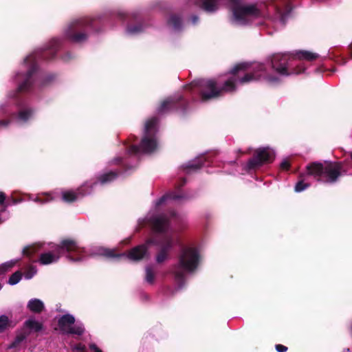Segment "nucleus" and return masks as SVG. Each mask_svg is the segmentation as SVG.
<instances>
[{"label":"nucleus","mask_w":352,"mask_h":352,"mask_svg":"<svg viewBox=\"0 0 352 352\" xmlns=\"http://www.w3.org/2000/svg\"><path fill=\"white\" fill-rule=\"evenodd\" d=\"M250 65L247 63H239L234 67L231 71L232 76L224 83L223 87L219 88L217 86L214 80H201L197 85L200 88L201 99L210 100L222 95L225 92L235 90L237 84H245L254 80H260L264 76L270 83H275L279 80L278 77L266 76L264 67L261 64L252 67V72H250Z\"/></svg>","instance_id":"1"},{"label":"nucleus","mask_w":352,"mask_h":352,"mask_svg":"<svg viewBox=\"0 0 352 352\" xmlns=\"http://www.w3.org/2000/svg\"><path fill=\"white\" fill-rule=\"evenodd\" d=\"M234 4L232 7L233 16L232 21L237 25H246L253 22L256 19L270 18L271 10L276 11L274 20H278L281 24H285L289 14L283 12L280 6L266 8L265 4H239V0H228Z\"/></svg>","instance_id":"2"},{"label":"nucleus","mask_w":352,"mask_h":352,"mask_svg":"<svg viewBox=\"0 0 352 352\" xmlns=\"http://www.w3.org/2000/svg\"><path fill=\"white\" fill-rule=\"evenodd\" d=\"M61 251H66L69 253L68 258L74 261L82 260V253L85 252L83 248H81L78 243L73 239L63 240L59 245H57L53 252H47L41 254L38 262L41 265H50L56 262L60 258Z\"/></svg>","instance_id":"3"},{"label":"nucleus","mask_w":352,"mask_h":352,"mask_svg":"<svg viewBox=\"0 0 352 352\" xmlns=\"http://www.w3.org/2000/svg\"><path fill=\"white\" fill-rule=\"evenodd\" d=\"M200 254L194 247L184 248L179 254L178 263L175 265L173 273L177 281L184 279L186 274L194 272L199 264Z\"/></svg>","instance_id":"4"},{"label":"nucleus","mask_w":352,"mask_h":352,"mask_svg":"<svg viewBox=\"0 0 352 352\" xmlns=\"http://www.w3.org/2000/svg\"><path fill=\"white\" fill-rule=\"evenodd\" d=\"M152 243H157L160 246V252L156 256V261L160 263L168 258V252L173 245V239L169 236H163L160 241L157 242L154 239H150L144 245L133 248L128 254L127 257L132 261H139L147 255L148 246Z\"/></svg>","instance_id":"5"},{"label":"nucleus","mask_w":352,"mask_h":352,"mask_svg":"<svg viewBox=\"0 0 352 352\" xmlns=\"http://www.w3.org/2000/svg\"><path fill=\"white\" fill-rule=\"evenodd\" d=\"M157 119L151 118L145 123L144 133L139 146L133 145L129 149L131 154L150 153L154 152L159 146L157 133Z\"/></svg>","instance_id":"6"},{"label":"nucleus","mask_w":352,"mask_h":352,"mask_svg":"<svg viewBox=\"0 0 352 352\" xmlns=\"http://www.w3.org/2000/svg\"><path fill=\"white\" fill-rule=\"evenodd\" d=\"M309 175L326 183H334L341 175L342 165L338 162L313 163L307 167Z\"/></svg>","instance_id":"7"},{"label":"nucleus","mask_w":352,"mask_h":352,"mask_svg":"<svg viewBox=\"0 0 352 352\" xmlns=\"http://www.w3.org/2000/svg\"><path fill=\"white\" fill-rule=\"evenodd\" d=\"M289 66L288 57L286 55H275L272 60V67L274 71L281 76H288L289 74H298L304 72L305 68L301 67L299 69L294 70L291 72H287V67Z\"/></svg>","instance_id":"8"},{"label":"nucleus","mask_w":352,"mask_h":352,"mask_svg":"<svg viewBox=\"0 0 352 352\" xmlns=\"http://www.w3.org/2000/svg\"><path fill=\"white\" fill-rule=\"evenodd\" d=\"M24 65L28 69V73L24 76H21L19 74L17 75L19 80H23V82L19 86V89L21 91L28 90L34 81V73L36 66L34 58L32 55H30L25 58Z\"/></svg>","instance_id":"9"},{"label":"nucleus","mask_w":352,"mask_h":352,"mask_svg":"<svg viewBox=\"0 0 352 352\" xmlns=\"http://www.w3.org/2000/svg\"><path fill=\"white\" fill-rule=\"evenodd\" d=\"M75 318L70 314L63 316L58 320V326L61 331L65 333H72L82 335L84 332V327L82 324H76L74 326Z\"/></svg>","instance_id":"10"},{"label":"nucleus","mask_w":352,"mask_h":352,"mask_svg":"<svg viewBox=\"0 0 352 352\" xmlns=\"http://www.w3.org/2000/svg\"><path fill=\"white\" fill-rule=\"evenodd\" d=\"M274 157V153L268 148H259L256 151L255 156L251 159L248 164L247 168H254L263 163L271 162Z\"/></svg>","instance_id":"11"},{"label":"nucleus","mask_w":352,"mask_h":352,"mask_svg":"<svg viewBox=\"0 0 352 352\" xmlns=\"http://www.w3.org/2000/svg\"><path fill=\"white\" fill-rule=\"evenodd\" d=\"M87 23V21L85 19H79L71 23L67 29V36L74 42H82L87 38V34L84 33L76 34L75 32L78 28L84 26Z\"/></svg>","instance_id":"12"},{"label":"nucleus","mask_w":352,"mask_h":352,"mask_svg":"<svg viewBox=\"0 0 352 352\" xmlns=\"http://www.w3.org/2000/svg\"><path fill=\"white\" fill-rule=\"evenodd\" d=\"M148 221L156 232H163L168 227V221L164 216L151 217V212L148 216Z\"/></svg>","instance_id":"13"},{"label":"nucleus","mask_w":352,"mask_h":352,"mask_svg":"<svg viewBox=\"0 0 352 352\" xmlns=\"http://www.w3.org/2000/svg\"><path fill=\"white\" fill-rule=\"evenodd\" d=\"M193 3L206 12H214L218 8L217 0H193Z\"/></svg>","instance_id":"14"},{"label":"nucleus","mask_w":352,"mask_h":352,"mask_svg":"<svg viewBox=\"0 0 352 352\" xmlns=\"http://www.w3.org/2000/svg\"><path fill=\"white\" fill-rule=\"evenodd\" d=\"M28 307L32 312L40 313L44 309V304L41 300L33 298L28 302Z\"/></svg>","instance_id":"15"},{"label":"nucleus","mask_w":352,"mask_h":352,"mask_svg":"<svg viewBox=\"0 0 352 352\" xmlns=\"http://www.w3.org/2000/svg\"><path fill=\"white\" fill-rule=\"evenodd\" d=\"M180 197H181L180 196H177V195H173V194H170V195H168L162 197L160 199L157 200L155 203V206H154L155 212H157L161 206L165 205L170 199H178Z\"/></svg>","instance_id":"16"},{"label":"nucleus","mask_w":352,"mask_h":352,"mask_svg":"<svg viewBox=\"0 0 352 352\" xmlns=\"http://www.w3.org/2000/svg\"><path fill=\"white\" fill-rule=\"evenodd\" d=\"M296 56L299 59L311 61L316 59L318 57V55L309 51H299L296 53Z\"/></svg>","instance_id":"17"},{"label":"nucleus","mask_w":352,"mask_h":352,"mask_svg":"<svg viewBox=\"0 0 352 352\" xmlns=\"http://www.w3.org/2000/svg\"><path fill=\"white\" fill-rule=\"evenodd\" d=\"M72 190H67L62 192V199L65 202H72L78 198V195Z\"/></svg>","instance_id":"18"},{"label":"nucleus","mask_w":352,"mask_h":352,"mask_svg":"<svg viewBox=\"0 0 352 352\" xmlns=\"http://www.w3.org/2000/svg\"><path fill=\"white\" fill-rule=\"evenodd\" d=\"M174 103L175 102H174L173 100L171 98H167V99L164 100L162 102L160 107L158 108V110H157L158 112L161 113L166 112L169 109H170L172 107H173Z\"/></svg>","instance_id":"19"},{"label":"nucleus","mask_w":352,"mask_h":352,"mask_svg":"<svg viewBox=\"0 0 352 352\" xmlns=\"http://www.w3.org/2000/svg\"><path fill=\"white\" fill-rule=\"evenodd\" d=\"M25 325L31 330L38 331L42 329V324L34 319H29L26 321Z\"/></svg>","instance_id":"20"},{"label":"nucleus","mask_w":352,"mask_h":352,"mask_svg":"<svg viewBox=\"0 0 352 352\" xmlns=\"http://www.w3.org/2000/svg\"><path fill=\"white\" fill-rule=\"evenodd\" d=\"M146 276L145 280L149 284H153L155 280V272L153 267L147 266L145 269Z\"/></svg>","instance_id":"21"},{"label":"nucleus","mask_w":352,"mask_h":352,"mask_svg":"<svg viewBox=\"0 0 352 352\" xmlns=\"http://www.w3.org/2000/svg\"><path fill=\"white\" fill-rule=\"evenodd\" d=\"M18 262V260H11L0 265V275L11 269Z\"/></svg>","instance_id":"22"},{"label":"nucleus","mask_w":352,"mask_h":352,"mask_svg":"<svg viewBox=\"0 0 352 352\" xmlns=\"http://www.w3.org/2000/svg\"><path fill=\"white\" fill-rule=\"evenodd\" d=\"M116 174L113 172H110L101 175L100 177V182L101 184H106L111 182L116 177Z\"/></svg>","instance_id":"23"},{"label":"nucleus","mask_w":352,"mask_h":352,"mask_svg":"<svg viewBox=\"0 0 352 352\" xmlns=\"http://www.w3.org/2000/svg\"><path fill=\"white\" fill-rule=\"evenodd\" d=\"M95 254L102 255L107 257H113L115 256L112 250H108L104 248H98L97 252H94Z\"/></svg>","instance_id":"24"},{"label":"nucleus","mask_w":352,"mask_h":352,"mask_svg":"<svg viewBox=\"0 0 352 352\" xmlns=\"http://www.w3.org/2000/svg\"><path fill=\"white\" fill-rule=\"evenodd\" d=\"M168 24L175 30H177L180 27L181 20L177 16L173 15L170 16Z\"/></svg>","instance_id":"25"},{"label":"nucleus","mask_w":352,"mask_h":352,"mask_svg":"<svg viewBox=\"0 0 352 352\" xmlns=\"http://www.w3.org/2000/svg\"><path fill=\"white\" fill-rule=\"evenodd\" d=\"M32 115V112L30 110L21 111L18 116V120L21 122H25L28 120Z\"/></svg>","instance_id":"26"},{"label":"nucleus","mask_w":352,"mask_h":352,"mask_svg":"<svg viewBox=\"0 0 352 352\" xmlns=\"http://www.w3.org/2000/svg\"><path fill=\"white\" fill-rule=\"evenodd\" d=\"M22 274L20 272H16L9 278L8 283L10 285H15L18 283L21 279Z\"/></svg>","instance_id":"27"},{"label":"nucleus","mask_w":352,"mask_h":352,"mask_svg":"<svg viewBox=\"0 0 352 352\" xmlns=\"http://www.w3.org/2000/svg\"><path fill=\"white\" fill-rule=\"evenodd\" d=\"M38 250V248L35 245H32L30 246L25 247L23 250V253L24 255L30 257L34 253H35Z\"/></svg>","instance_id":"28"},{"label":"nucleus","mask_w":352,"mask_h":352,"mask_svg":"<svg viewBox=\"0 0 352 352\" xmlns=\"http://www.w3.org/2000/svg\"><path fill=\"white\" fill-rule=\"evenodd\" d=\"M9 324V319L5 316H0V332L3 331Z\"/></svg>","instance_id":"29"},{"label":"nucleus","mask_w":352,"mask_h":352,"mask_svg":"<svg viewBox=\"0 0 352 352\" xmlns=\"http://www.w3.org/2000/svg\"><path fill=\"white\" fill-rule=\"evenodd\" d=\"M36 269L34 267L31 266L25 272L24 276L26 279H30L34 276V274H36Z\"/></svg>","instance_id":"30"},{"label":"nucleus","mask_w":352,"mask_h":352,"mask_svg":"<svg viewBox=\"0 0 352 352\" xmlns=\"http://www.w3.org/2000/svg\"><path fill=\"white\" fill-rule=\"evenodd\" d=\"M308 187V185L305 184L302 181L298 182L295 186V190L296 192H301L306 189Z\"/></svg>","instance_id":"31"},{"label":"nucleus","mask_w":352,"mask_h":352,"mask_svg":"<svg viewBox=\"0 0 352 352\" xmlns=\"http://www.w3.org/2000/svg\"><path fill=\"white\" fill-rule=\"evenodd\" d=\"M72 349L74 352H85L86 349L85 346L82 344L74 345Z\"/></svg>","instance_id":"32"},{"label":"nucleus","mask_w":352,"mask_h":352,"mask_svg":"<svg viewBox=\"0 0 352 352\" xmlns=\"http://www.w3.org/2000/svg\"><path fill=\"white\" fill-rule=\"evenodd\" d=\"M23 339H24V337L22 336L16 337L14 342L9 346V348L12 349V348L16 347L17 345L23 340Z\"/></svg>","instance_id":"33"},{"label":"nucleus","mask_w":352,"mask_h":352,"mask_svg":"<svg viewBox=\"0 0 352 352\" xmlns=\"http://www.w3.org/2000/svg\"><path fill=\"white\" fill-rule=\"evenodd\" d=\"M127 32L129 34L138 33V32H140V27L139 25H136V26H134V27H129L127 28Z\"/></svg>","instance_id":"34"},{"label":"nucleus","mask_w":352,"mask_h":352,"mask_svg":"<svg viewBox=\"0 0 352 352\" xmlns=\"http://www.w3.org/2000/svg\"><path fill=\"white\" fill-rule=\"evenodd\" d=\"M289 162L287 160L285 159L280 163V168L283 170H288L289 168Z\"/></svg>","instance_id":"35"},{"label":"nucleus","mask_w":352,"mask_h":352,"mask_svg":"<svg viewBox=\"0 0 352 352\" xmlns=\"http://www.w3.org/2000/svg\"><path fill=\"white\" fill-rule=\"evenodd\" d=\"M89 349L92 352H103L100 348H98L95 344H90Z\"/></svg>","instance_id":"36"},{"label":"nucleus","mask_w":352,"mask_h":352,"mask_svg":"<svg viewBox=\"0 0 352 352\" xmlns=\"http://www.w3.org/2000/svg\"><path fill=\"white\" fill-rule=\"evenodd\" d=\"M276 349L278 352H285L287 350V348L282 344L276 345Z\"/></svg>","instance_id":"37"},{"label":"nucleus","mask_w":352,"mask_h":352,"mask_svg":"<svg viewBox=\"0 0 352 352\" xmlns=\"http://www.w3.org/2000/svg\"><path fill=\"white\" fill-rule=\"evenodd\" d=\"M34 201L36 202L42 203V204L47 201H44L42 199L41 195H37L36 197L34 199Z\"/></svg>","instance_id":"38"},{"label":"nucleus","mask_w":352,"mask_h":352,"mask_svg":"<svg viewBox=\"0 0 352 352\" xmlns=\"http://www.w3.org/2000/svg\"><path fill=\"white\" fill-rule=\"evenodd\" d=\"M5 199V195L2 192H0V204H3L4 203Z\"/></svg>","instance_id":"39"},{"label":"nucleus","mask_w":352,"mask_h":352,"mask_svg":"<svg viewBox=\"0 0 352 352\" xmlns=\"http://www.w3.org/2000/svg\"><path fill=\"white\" fill-rule=\"evenodd\" d=\"M188 167H189V168H195V169H197V168H199V167H201V165H200V164H199V165H195V164H189Z\"/></svg>","instance_id":"40"},{"label":"nucleus","mask_w":352,"mask_h":352,"mask_svg":"<svg viewBox=\"0 0 352 352\" xmlns=\"http://www.w3.org/2000/svg\"><path fill=\"white\" fill-rule=\"evenodd\" d=\"M43 195H47V200H54L56 199L54 196H51L49 194H43Z\"/></svg>","instance_id":"41"},{"label":"nucleus","mask_w":352,"mask_h":352,"mask_svg":"<svg viewBox=\"0 0 352 352\" xmlns=\"http://www.w3.org/2000/svg\"><path fill=\"white\" fill-rule=\"evenodd\" d=\"M192 23H195L197 22V18L195 16V17H193V18L192 19Z\"/></svg>","instance_id":"42"},{"label":"nucleus","mask_w":352,"mask_h":352,"mask_svg":"<svg viewBox=\"0 0 352 352\" xmlns=\"http://www.w3.org/2000/svg\"><path fill=\"white\" fill-rule=\"evenodd\" d=\"M350 48H351V57H352V43H351V45L350 46Z\"/></svg>","instance_id":"43"},{"label":"nucleus","mask_w":352,"mask_h":352,"mask_svg":"<svg viewBox=\"0 0 352 352\" xmlns=\"http://www.w3.org/2000/svg\"><path fill=\"white\" fill-rule=\"evenodd\" d=\"M349 349H347L346 351H344V352H349Z\"/></svg>","instance_id":"44"},{"label":"nucleus","mask_w":352,"mask_h":352,"mask_svg":"<svg viewBox=\"0 0 352 352\" xmlns=\"http://www.w3.org/2000/svg\"><path fill=\"white\" fill-rule=\"evenodd\" d=\"M351 158H352V153H351Z\"/></svg>","instance_id":"45"}]
</instances>
